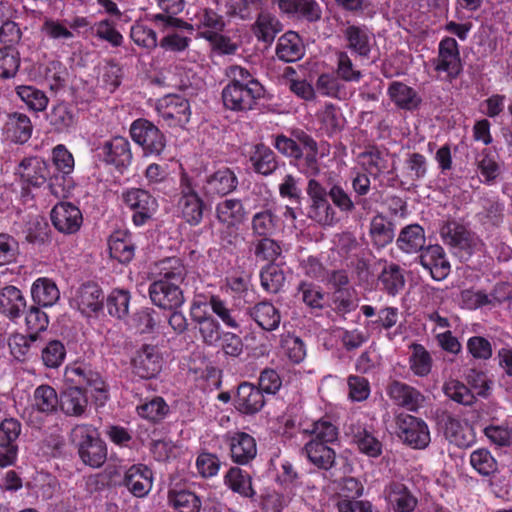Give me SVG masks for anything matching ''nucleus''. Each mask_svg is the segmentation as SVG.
Returning <instances> with one entry per match:
<instances>
[{
    "label": "nucleus",
    "mask_w": 512,
    "mask_h": 512,
    "mask_svg": "<svg viewBox=\"0 0 512 512\" xmlns=\"http://www.w3.org/2000/svg\"><path fill=\"white\" fill-rule=\"evenodd\" d=\"M154 274L159 278L149 288L152 302L163 309H177L184 303L180 284L187 270L179 258H166L155 264Z\"/></svg>",
    "instance_id": "nucleus-1"
},
{
    "label": "nucleus",
    "mask_w": 512,
    "mask_h": 512,
    "mask_svg": "<svg viewBox=\"0 0 512 512\" xmlns=\"http://www.w3.org/2000/svg\"><path fill=\"white\" fill-rule=\"evenodd\" d=\"M228 75L231 81L222 91L225 107L234 111L252 109L256 100L264 93L263 86L248 70L240 66H231Z\"/></svg>",
    "instance_id": "nucleus-2"
},
{
    "label": "nucleus",
    "mask_w": 512,
    "mask_h": 512,
    "mask_svg": "<svg viewBox=\"0 0 512 512\" xmlns=\"http://www.w3.org/2000/svg\"><path fill=\"white\" fill-rule=\"evenodd\" d=\"M130 136L144 152V155H160L166 146L163 133L152 122L137 119L130 126Z\"/></svg>",
    "instance_id": "nucleus-3"
},
{
    "label": "nucleus",
    "mask_w": 512,
    "mask_h": 512,
    "mask_svg": "<svg viewBox=\"0 0 512 512\" xmlns=\"http://www.w3.org/2000/svg\"><path fill=\"white\" fill-rule=\"evenodd\" d=\"M307 194L310 198L308 217L320 225L334 226L338 222L335 209L327 200V192L319 182L311 179L308 183Z\"/></svg>",
    "instance_id": "nucleus-4"
},
{
    "label": "nucleus",
    "mask_w": 512,
    "mask_h": 512,
    "mask_svg": "<svg viewBox=\"0 0 512 512\" xmlns=\"http://www.w3.org/2000/svg\"><path fill=\"white\" fill-rule=\"evenodd\" d=\"M123 202L134 211L133 222L137 225H143L157 211L158 202L147 191L132 188L122 193Z\"/></svg>",
    "instance_id": "nucleus-5"
},
{
    "label": "nucleus",
    "mask_w": 512,
    "mask_h": 512,
    "mask_svg": "<svg viewBox=\"0 0 512 512\" xmlns=\"http://www.w3.org/2000/svg\"><path fill=\"white\" fill-rule=\"evenodd\" d=\"M399 437L414 448H424L430 442V433L422 420L408 415L400 414L396 418Z\"/></svg>",
    "instance_id": "nucleus-6"
},
{
    "label": "nucleus",
    "mask_w": 512,
    "mask_h": 512,
    "mask_svg": "<svg viewBox=\"0 0 512 512\" xmlns=\"http://www.w3.org/2000/svg\"><path fill=\"white\" fill-rule=\"evenodd\" d=\"M65 377L68 381L76 385H86L94 397L101 405L107 399V388L97 372L83 364H73L66 368Z\"/></svg>",
    "instance_id": "nucleus-7"
},
{
    "label": "nucleus",
    "mask_w": 512,
    "mask_h": 512,
    "mask_svg": "<svg viewBox=\"0 0 512 512\" xmlns=\"http://www.w3.org/2000/svg\"><path fill=\"white\" fill-rule=\"evenodd\" d=\"M159 116L169 126L184 127L190 120L191 109L188 100L181 96L170 95L161 99L157 105Z\"/></svg>",
    "instance_id": "nucleus-8"
},
{
    "label": "nucleus",
    "mask_w": 512,
    "mask_h": 512,
    "mask_svg": "<svg viewBox=\"0 0 512 512\" xmlns=\"http://www.w3.org/2000/svg\"><path fill=\"white\" fill-rule=\"evenodd\" d=\"M178 209L190 225H198L203 218V201L187 177L181 179Z\"/></svg>",
    "instance_id": "nucleus-9"
},
{
    "label": "nucleus",
    "mask_w": 512,
    "mask_h": 512,
    "mask_svg": "<svg viewBox=\"0 0 512 512\" xmlns=\"http://www.w3.org/2000/svg\"><path fill=\"white\" fill-rule=\"evenodd\" d=\"M386 392L395 405L412 412L418 411L426 401L425 396L419 390L398 380L389 383Z\"/></svg>",
    "instance_id": "nucleus-10"
},
{
    "label": "nucleus",
    "mask_w": 512,
    "mask_h": 512,
    "mask_svg": "<svg viewBox=\"0 0 512 512\" xmlns=\"http://www.w3.org/2000/svg\"><path fill=\"white\" fill-rule=\"evenodd\" d=\"M133 372L141 378L156 376L162 368V357L155 346L144 345L132 359Z\"/></svg>",
    "instance_id": "nucleus-11"
},
{
    "label": "nucleus",
    "mask_w": 512,
    "mask_h": 512,
    "mask_svg": "<svg viewBox=\"0 0 512 512\" xmlns=\"http://www.w3.org/2000/svg\"><path fill=\"white\" fill-rule=\"evenodd\" d=\"M51 220L57 230L72 234L79 230L83 218L77 206L68 202H61L52 209Z\"/></svg>",
    "instance_id": "nucleus-12"
},
{
    "label": "nucleus",
    "mask_w": 512,
    "mask_h": 512,
    "mask_svg": "<svg viewBox=\"0 0 512 512\" xmlns=\"http://www.w3.org/2000/svg\"><path fill=\"white\" fill-rule=\"evenodd\" d=\"M435 69L444 72L449 77H456L461 71V61L457 41L446 37L439 43V53L435 62Z\"/></svg>",
    "instance_id": "nucleus-13"
},
{
    "label": "nucleus",
    "mask_w": 512,
    "mask_h": 512,
    "mask_svg": "<svg viewBox=\"0 0 512 512\" xmlns=\"http://www.w3.org/2000/svg\"><path fill=\"white\" fill-rule=\"evenodd\" d=\"M100 149L104 161L117 168H127L132 163L131 146L125 137H113L105 141Z\"/></svg>",
    "instance_id": "nucleus-14"
},
{
    "label": "nucleus",
    "mask_w": 512,
    "mask_h": 512,
    "mask_svg": "<svg viewBox=\"0 0 512 512\" xmlns=\"http://www.w3.org/2000/svg\"><path fill=\"white\" fill-rule=\"evenodd\" d=\"M104 296L97 284H85L78 288L71 299V306L82 314L90 316L103 307Z\"/></svg>",
    "instance_id": "nucleus-15"
},
{
    "label": "nucleus",
    "mask_w": 512,
    "mask_h": 512,
    "mask_svg": "<svg viewBox=\"0 0 512 512\" xmlns=\"http://www.w3.org/2000/svg\"><path fill=\"white\" fill-rule=\"evenodd\" d=\"M420 263L436 280L444 279L450 272V264L439 245L428 246L420 255Z\"/></svg>",
    "instance_id": "nucleus-16"
},
{
    "label": "nucleus",
    "mask_w": 512,
    "mask_h": 512,
    "mask_svg": "<svg viewBox=\"0 0 512 512\" xmlns=\"http://www.w3.org/2000/svg\"><path fill=\"white\" fill-rule=\"evenodd\" d=\"M32 131L33 125L27 115L14 112L7 116L4 134L11 142L16 144L26 143L31 138Z\"/></svg>",
    "instance_id": "nucleus-17"
},
{
    "label": "nucleus",
    "mask_w": 512,
    "mask_h": 512,
    "mask_svg": "<svg viewBox=\"0 0 512 512\" xmlns=\"http://www.w3.org/2000/svg\"><path fill=\"white\" fill-rule=\"evenodd\" d=\"M281 12L290 17L302 18L307 21H317L321 18L322 10L314 0H278Z\"/></svg>",
    "instance_id": "nucleus-18"
},
{
    "label": "nucleus",
    "mask_w": 512,
    "mask_h": 512,
    "mask_svg": "<svg viewBox=\"0 0 512 512\" xmlns=\"http://www.w3.org/2000/svg\"><path fill=\"white\" fill-rule=\"evenodd\" d=\"M152 472L144 465H133L125 473L124 483L136 497H144L152 488Z\"/></svg>",
    "instance_id": "nucleus-19"
},
{
    "label": "nucleus",
    "mask_w": 512,
    "mask_h": 512,
    "mask_svg": "<svg viewBox=\"0 0 512 512\" xmlns=\"http://www.w3.org/2000/svg\"><path fill=\"white\" fill-rule=\"evenodd\" d=\"M17 174L27 183L40 186L45 183L48 176L47 163L39 157L23 159L17 168Z\"/></svg>",
    "instance_id": "nucleus-20"
},
{
    "label": "nucleus",
    "mask_w": 512,
    "mask_h": 512,
    "mask_svg": "<svg viewBox=\"0 0 512 512\" xmlns=\"http://www.w3.org/2000/svg\"><path fill=\"white\" fill-rule=\"evenodd\" d=\"M232 459L239 464H246L256 456V443L247 433H234L228 436Z\"/></svg>",
    "instance_id": "nucleus-21"
},
{
    "label": "nucleus",
    "mask_w": 512,
    "mask_h": 512,
    "mask_svg": "<svg viewBox=\"0 0 512 512\" xmlns=\"http://www.w3.org/2000/svg\"><path fill=\"white\" fill-rule=\"evenodd\" d=\"M235 405L239 411L253 414L263 407L264 397L257 387L249 383H242L237 390Z\"/></svg>",
    "instance_id": "nucleus-22"
},
{
    "label": "nucleus",
    "mask_w": 512,
    "mask_h": 512,
    "mask_svg": "<svg viewBox=\"0 0 512 512\" xmlns=\"http://www.w3.org/2000/svg\"><path fill=\"white\" fill-rule=\"evenodd\" d=\"M238 184L235 173L229 168H221L210 175L204 189L209 195H226L236 189Z\"/></svg>",
    "instance_id": "nucleus-23"
},
{
    "label": "nucleus",
    "mask_w": 512,
    "mask_h": 512,
    "mask_svg": "<svg viewBox=\"0 0 512 512\" xmlns=\"http://www.w3.org/2000/svg\"><path fill=\"white\" fill-rule=\"evenodd\" d=\"M388 504L395 512H411L417 504L416 498L402 483H391L385 489Z\"/></svg>",
    "instance_id": "nucleus-24"
},
{
    "label": "nucleus",
    "mask_w": 512,
    "mask_h": 512,
    "mask_svg": "<svg viewBox=\"0 0 512 512\" xmlns=\"http://www.w3.org/2000/svg\"><path fill=\"white\" fill-rule=\"evenodd\" d=\"M426 243L424 229L418 224L404 227L396 240L397 247L404 253L413 254L421 251Z\"/></svg>",
    "instance_id": "nucleus-25"
},
{
    "label": "nucleus",
    "mask_w": 512,
    "mask_h": 512,
    "mask_svg": "<svg viewBox=\"0 0 512 512\" xmlns=\"http://www.w3.org/2000/svg\"><path fill=\"white\" fill-rule=\"evenodd\" d=\"M31 295L37 305L51 307L59 300L60 291L53 280L42 277L32 284Z\"/></svg>",
    "instance_id": "nucleus-26"
},
{
    "label": "nucleus",
    "mask_w": 512,
    "mask_h": 512,
    "mask_svg": "<svg viewBox=\"0 0 512 512\" xmlns=\"http://www.w3.org/2000/svg\"><path fill=\"white\" fill-rule=\"evenodd\" d=\"M304 453L313 465L321 469L328 470L335 463V451L327 443L310 440L304 446Z\"/></svg>",
    "instance_id": "nucleus-27"
},
{
    "label": "nucleus",
    "mask_w": 512,
    "mask_h": 512,
    "mask_svg": "<svg viewBox=\"0 0 512 512\" xmlns=\"http://www.w3.org/2000/svg\"><path fill=\"white\" fill-rule=\"evenodd\" d=\"M158 6L166 12L154 15L156 22L162 23L163 27H176L184 29H192L193 26L189 23L182 21L179 18L172 16L173 14L180 13L184 8V0H156Z\"/></svg>",
    "instance_id": "nucleus-28"
},
{
    "label": "nucleus",
    "mask_w": 512,
    "mask_h": 512,
    "mask_svg": "<svg viewBox=\"0 0 512 512\" xmlns=\"http://www.w3.org/2000/svg\"><path fill=\"white\" fill-rule=\"evenodd\" d=\"M276 54L285 62L299 60L304 54V49L298 34L290 31L282 35L277 43Z\"/></svg>",
    "instance_id": "nucleus-29"
},
{
    "label": "nucleus",
    "mask_w": 512,
    "mask_h": 512,
    "mask_svg": "<svg viewBox=\"0 0 512 512\" xmlns=\"http://www.w3.org/2000/svg\"><path fill=\"white\" fill-rule=\"evenodd\" d=\"M245 216L244 206L238 199H225L216 205L217 219L227 226H236L242 223Z\"/></svg>",
    "instance_id": "nucleus-30"
},
{
    "label": "nucleus",
    "mask_w": 512,
    "mask_h": 512,
    "mask_svg": "<svg viewBox=\"0 0 512 512\" xmlns=\"http://www.w3.org/2000/svg\"><path fill=\"white\" fill-rule=\"evenodd\" d=\"M87 398L80 387H69L61 395V410L70 416H81L87 407Z\"/></svg>",
    "instance_id": "nucleus-31"
},
{
    "label": "nucleus",
    "mask_w": 512,
    "mask_h": 512,
    "mask_svg": "<svg viewBox=\"0 0 512 512\" xmlns=\"http://www.w3.org/2000/svg\"><path fill=\"white\" fill-rule=\"evenodd\" d=\"M0 308L10 318H17L26 308L21 291L15 286H6L0 292Z\"/></svg>",
    "instance_id": "nucleus-32"
},
{
    "label": "nucleus",
    "mask_w": 512,
    "mask_h": 512,
    "mask_svg": "<svg viewBox=\"0 0 512 512\" xmlns=\"http://www.w3.org/2000/svg\"><path fill=\"white\" fill-rule=\"evenodd\" d=\"M31 405L34 410L46 415L55 412L59 405L56 390L49 385L38 386L34 390Z\"/></svg>",
    "instance_id": "nucleus-33"
},
{
    "label": "nucleus",
    "mask_w": 512,
    "mask_h": 512,
    "mask_svg": "<svg viewBox=\"0 0 512 512\" xmlns=\"http://www.w3.org/2000/svg\"><path fill=\"white\" fill-rule=\"evenodd\" d=\"M445 436L458 447H468L474 440L473 430L467 422L450 419L446 423Z\"/></svg>",
    "instance_id": "nucleus-34"
},
{
    "label": "nucleus",
    "mask_w": 512,
    "mask_h": 512,
    "mask_svg": "<svg viewBox=\"0 0 512 512\" xmlns=\"http://www.w3.org/2000/svg\"><path fill=\"white\" fill-rule=\"evenodd\" d=\"M250 315L261 328L267 331L276 329L280 323L279 311L269 302L256 304L251 309Z\"/></svg>",
    "instance_id": "nucleus-35"
},
{
    "label": "nucleus",
    "mask_w": 512,
    "mask_h": 512,
    "mask_svg": "<svg viewBox=\"0 0 512 512\" xmlns=\"http://www.w3.org/2000/svg\"><path fill=\"white\" fill-rule=\"evenodd\" d=\"M110 256L121 263L129 262L134 256V246L128 235L123 232L113 233L108 241Z\"/></svg>",
    "instance_id": "nucleus-36"
},
{
    "label": "nucleus",
    "mask_w": 512,
    "mask_h": 512,
    "mask_svg": "<svg viewBox=\"0 0 512 512\" xmlns=\"http://www.w3.org/2000/svg\"><path fill=\"white\" fill-rule=\"evenodd\" d=\"M448 233L450 237L449 243L455 249H459L467 255L478 250L481 246L479 238L462 226L455 225L453 229L449 228Z\"/></svg>",
    "instance_id": "nucleus-37"
},
{
    "label": "nucleus",
    "mask_w": 512,
    "mask_h": 512,
    "mask_svg": "<svg viewBox=\"0 0 512 512\" xmlns=\"http://www.w3.org/2000/svg\"><path fill=\"white\" fill-rule=\"evenodd\" d=\"M345 36L350 49L360 56H367L372 46V35L364 27L349 26L345 30Z\"/></svg>",
    "instance_id": "nucleus-38"
},
{
    "label": "nucleus",
    "mask_w": 512,
    "mask_h": 512,
    "mask_svg": "<svg viewBox=\"0 0 512 512\" xmlns=\"http://www.w3.org/2000/svg\"><path fill=\"white\" fill-rule=\"evenodd\" d=\"M224 21L212 9H201L195 15V26L200 31V35L207 39L208 34L221 33L224 28Z\"/></svg>",
    "instance_id": "nucleus-39"
},
{
    "label": "nucleus",
    "mask_w": 512,
    "mask_h": 512,
    "mask_svg": "<svg viewBox=\"0 0 512 512\" xmlns=\"http://www.w3.org/2000/svg\"><path fill=\"white\" fill-rule=\"evenodd\" d=\"M251 228L255 235L272 236L279 229V219L271 209H265L253 215Z\"/></svg>",
    "instance_id": "nucleus-40"
},
{
    "label": "nucleus",
    "mask_w": 512,
    "mask_h": 512,
    "mask_svg": "<svg viewBox=\"0 0 512 512\" xmlns=\"http://www.w3.org/2000/svg\"><path fill=\"white\" fill-rule=\"evenodd\" d=\"M388 94L391 100L403 109H413L420 103V98L417 93L409 86L401 82H393L389 89Z\"/></svg>",
    "instance_id": "nucleus-41"
},
{
    "label": "nucleus",
    "mask_w": 512,
    "mask_h": 512,
    "mask_svg": "<svg viewBox=\"0 0 512 512\" xmlns=\"http://www.w3.org/2000/svg\"><path fill=\"white\" fill-rule=\"evenodd\" d=\"M224 481L233 492L241 496L253 497L255 494L252 488L251 477L238 467L231 468L225 475Z\"/></svg>",
    "instance_id": "nucleus-42"
},
{
    "label": "nucleus",
    "mask_w": 512,
    "mask_h": 512,
    "mask_svg": "<svg viewBox=\"0 0 512 512\" xmlns=\"http://www.w3.org/2000/svg\"><path fill=\"white\" fill-rule=\"evenodd\" d=\"M282 30L279 20L266 12L259 14L255 24L254 33L259 40L271 42L275 36Z\"/></svg>",
    "instance_id": "nucleus-43"
},
{
    "label": "nucleus",
    "mask_w": 512,
    "mask_h": 512,
    "mask_svg": "<svg viewBox=\"0 0 512 512\" xmlns=\"http://www.w3.org/2000/svg\"><path fill=\"white\" fill-rule=\"evenodd\" d=\"M303 433L311 436V440L332 443L338 438V429L328 420H318L303 428Z\"/></svg>",
    "instance_id": "nucleus-44"
},
{
    "label": "nucleus",
    "mask_w": 512,
    "mask_h": 512,
    "mask_svg": "<svg viewBox=\"0 0 512 512\" xmlns=\"http://www.w3.org/2000/svg\"><path fill=\"white\" fill-rule=\"evenodd\" d=\"M379 282L390 295H396L405 285L403 273L396 264H389L383 268L379 276Z\"/></svg>",
    "instance_id": "nucleus-45"
},
{
    "label": "nucleus",
    "mask_w": 512,
    "mask_h": 512,
    "mask_svg": "<svg viewBox=\"0 0 512 512\" xmlns=\"http://www.w3.org/2000/svg\"><path fill=\"white\" fill-rule=\"evenodd\" d=\"M41 33L44 37L58 42H65L74 38V33L68 27V23L54 18L44 19Z\"/></svg>",
    "instance_id": "nucleus-46"
},
{
    "label": "nucleus",
    "mask_w": 512,
    "mask_h": 512,
    "mask_svg": "<svg viewBox=\"0 0 512 512\" xmlns=\"http://www.w3.org/2000/svg\"><path fill=\"white\" fill-rule=\"evenodd\" d=\"M78 453L81 460L93 468H99L107 459V448L101 439L90 442L89 445L82 447Z\"/></svg>",
    "instance_id": "nucleus-47"
},
{
    "label": "nucleus",
    "mask_w": 512,
    "mask_h": 512,
    "mask_svg": "<svg viewBox=\"0 0 512 512\" xmlns=\"http://www.w3.org/2000/svg\"><path fill=\"white\" fill-rule=\"evenodd\" d=\"M412 353L409 358L410 369L416 376H427L432 368V359L429 352L419 344L411 346Z\"/></svg>",
    "instance_id": "nucleus-48"
},
{
    "label": "nucleus",
    "mask_w": 512,
    "mask_h": 512,
    "mask_svg": "<svg viewBox=\"0 0 512 512\" xmlns=\"http://www.w3.org/2000/svg\"><path fill=\"white\" fill-rule=\"evenodd\" d=\"M370 235L374 243L380 247L389 244L394 238L391 223L381 215H377L371 220Z\"/></svg>",
    "instance_id": "nucleus-49"
},
{
    "label": "nucleus",
    "mask_w": 512,
    "mask_h": 512,
    "mask_svg": "<svg viewBox=\"0 0 512 512\" xmlns=\"http://www.w3.org/2000/svg\"><path fill=\"white\" fill-rule=\"evenodd\" d=\"M471 466L481 475L489 476L498 469L497 461L486 449H477L470 455Z\"/></svg>",
    "instance_id": "nucleus-50"
},
{
    "label": "nucleus",
    "mask_w": 512,
    "mask_h": 512,
    "mask_svg": "<svg viewBox=\"0 0 512 512\" xmlns=\"http://www.w3.org/2000/svg\"><path fill=\"white\" fill-rule=\"evenodd\" d=\"M169 503L180 512H198L200 509L199 498L190 491L169 492Z\"/></svg>",
    "instance_id": "nucleus-51"
},
{
    "label": "nucleus",
    "mask_w": 512,
    "mask_h": 512,
    "mask_svg": "<svg viewBox=\"0 0 512 512\" xmlns=\"http://www.w3.org/2000/svg\"><path fill=\"white\" fill-rule=\"evenodd\" d=\"M353 440L360 452L369 457H378L382 453L381 442L366 429H359L354 434Z\"/></svg>",
    "instance_id": "nucleus-52"
},
{
    "label": "nucleus",
    "mask_w": 512,
    "mask_h": 512,
    "mask_svg": "<svg viewBox=\"0 0 512 512\" xmlns=\"http://www.w3.org/2000/svg\"><path fill=\"white\" fill-rule=\"evenodd\" d=\"M261 285L269 293L279 292L285 283V276L278 266L268 265L260 274Z\"/></svg>",
    "instance_id": "nucleus-53"
},
{
    "label": "nucleus",
    "mask_w": 512,
    "mask_h": 512,
    "mask_svg": "<svg viewBox=\"0 0 512 512\" xmlns=\"http://www.w3.org/2000/svg\"><path fill=\"white\" fill-rule=\"evenodd\" d=\"M17 94L23 102L34 111H43L48 104V98L39 89L32 86H20Z\"/></svg>",
    "instance_id": "nucleus-54"
},
{
    "label": "nucleus",
    "mask_w": 512,
    "mask_h": 512,
    "mask_svg": "<svg viewBox=\"0 0 512 512\" xmlns=\"http://www.w3.org/2000/svg\"><path fill=\"white\" fill-rule=\"evenodd\" d=\"M130 295L124 290H114L107 298V309L111 316L119 319L128 314Z\"/></svg>",
    "instance_id": "nucleus-55"
},
{
    "label": "nucleus",
    "mask_w": 512,
    "mask_h": 512,
    "mask_svg": "<svg viewBox=\"0 0 512 512\" xmlns=\"http://www.w3.org/2000/svg\"><path fill=\"white\" fill-rule=\"evenodd\" d=\"M138 415L150 421H159L168 412V406L160 397H155L137 407Z\"/></svg>",
    "instance_id": "nucleus-56"
},
{
    "label": "nucleus",
    "mask_w": 512,
    "mask_h": 512,
    "mask_svg": "<svg viewBox=\"0 0 512 512\" xmlns=\"http://www.w3.org/2000/svg\"><path fill=\"white\" fill-rule=\"evenodd\" d=\"M403 172L409 181L423 178L427 172L425 157L419 153L408 154L404 162Z\"/></svg>",
    "instance_id": "nucleus-57"
},
{
    "label": "nucleus",
    "mask_w": 512,
    "mask_h": 512,
    "mask_svg": "<svg viewBox=\"0 0 512 512\" xmlns=\"http://www.w3.org/2000/svg\"><path fill=\"white\" fill-rule=\"evenodd\" d=\"M35 340H36L35 334H31L30 336H25L22 334H14V335L10 336V338L8 340V346H9L11 355L16 360H20V361L25 360L29 356L30 350H31V345H32V343L35 342Z\"/></svg>",
    "instance_id": "nucleus-58"
},
{
    "label": "nucleus",
    "mask_w": 512,
    "mask_h": 512,
    "mask_svg": "<svg viewBox=\"0 0 512 512\" xmlns=\"http://www.w3.org/2000/svg\"><path fill=\"white\" fill-rule=\"evenodd\" d=\"M20 66V56L13 48L0 49V78L8 79L16 75Z\"/></svg>",
    "instance_id": "nucleus-59"
},
{
    "label": "nucleus",
    "mask_w": 512,
    "mask_h": 512,
    "mask_svg": "<svg viewBox=\"0 0 512 512\" xmlns=\"http://www.w3.org/2000/svg\"><path fill=\"white\" fill-rule=\"evenodd\" d=\"M65 355L64 345L60 341L53 340L42 349L41 358L46 367L57 368L63 363Z\"/></svg>",
    "instance_id": "nucleus-60"
},
{
    "label": "nucleus",
    "mask_w": 512,
    "mask_h": 512,
    "mask_svg": "<svg viewBox=\"0 0 512 512\" xmlns=\"http://www.w3.org/2000/svg\"><path fill=\"white\" fill-rule=\"evenodd\" d=\"M261 6V0H227L226 9L230 16L248 19Z\"/></svg>",
    "instance_id": "nucleus-61"
},
{
    "label": "nucleus",
    "mask_w": 512,
    "mask_h": 512,
    "mask_svg": "<svg viewBox=\"0 0 512 512\" xmlns=\"http://www.w3.org/2000/svg\"><path fill=\"white\" fill-rule=\"evenodd\" d=\"M52 163L55 169L63 175H69L73 172L75 162L71 152L66 146L59 144L52 150Z\"/></svg>",
    "instance_id": "nucleus-62"
},
{
    "label": "nucleus",
    "mask_w": 512,
    "mask_h": 512,
    "mask_svg": "<svg viewBox=\"0 0 512 512\" xmlns=\"http://www.w3.org/2000/svg\"><path fill=\"white\" fill-rule=\"evenodd\" d=\"M443 390L447 397L463 405H469L474 400L473 393L457 380L447 381L444 384Z\"/></svg>",
    "instance_id": "nucleus-63"
},
{
    "label": "nucleus",
    "mask_w": 512,
    "mask_h": 512,
    "mask_svg": "<svg viewBox=\"0 0 512 512\" xmlns=\"http://www.w3.org/2000/svg\"><path fill=\"white\" fill-rule=\"evenodd\" d=\"M298 293L301 295L302 301L310 308H323L324 293L322 290L307 282H301L298 287Z\"/></svg>",
    "instance_id": "nucleus-64"
}]
</instances>
